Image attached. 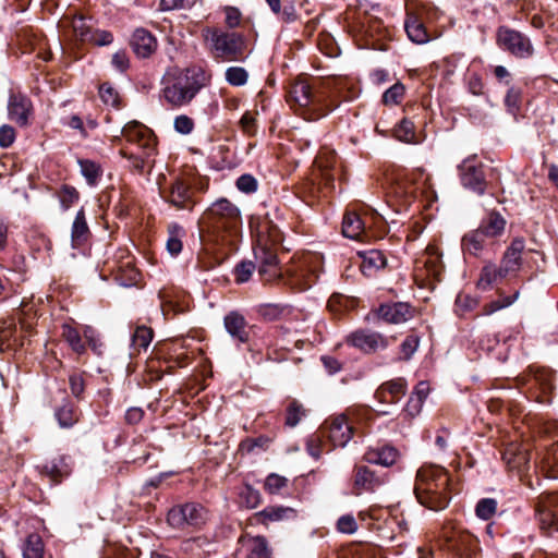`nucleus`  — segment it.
<instances>
[{
    "instance_id": "1",
    "label": "nucleus",
    "mask_w": 558,
    "mask_h": 558,
    "mask_svg": "<svg viewBox=\"0 0 558 558\" xmlns=\"http://www.w3.org/2000/svg\"><path fill=\"white\" fill-rule=\"evenodd\" d=\"M199 225L216 243L233 246L241 233V213L229 199L219 198L203 213Z\"/></svg>"
},
{
    "instance_id": "2",
    "label": "nucleus",
    "mask_w": 558,
    "mask_h": 558,
    "mask_svg": "<svg viewBox=\"0 0 558 558\" xmlns=\"http://www.w3.org/2000/svg\"><path fill=\"white\" fill-rule=\"evenodd\" d=\"M208 81L209 75L201 66L172 69L163 76L162 98L172 107L187 106Z\"/></svg>"
},
{
    "instance_id": "3",
    "label": "nucleus",
    "mask_w": 558,
    "mask_h": 558,
    "mask_svg": "<svg viewBox=\"0 0 558 558\" xmlns=\"http://www.w3.org/2000/svg\"><path fill=\"white\" fill-rule=\"evenodd\" d=\"M414 493L421 505L432 510H440L451 499L448 471L437 465H423L418 469Z\"/></svg>"
},
{
    "instance_id": "4",
    "label": "nucleus",
    "mask_w": 558,
    "mask_h": 558,
    "mask_svg": "<svg viewBox=\"0 0 558 558\" xmlns=\"http://www.w3.org/2000/svg\"><path fill=\"white\" fill-rule=\"evenodd\" d=\"M287 100L292 108L302 110L307 120L320 119L338 106L326 89H313L310 83L301 77L291 84Z\"/></svg>"
},
{
    "instance_id": "5",
    "label": "nucleus",
    "mask_w": 558,
    "mask_h": 558,
    "mask_svg": "<svg viewBox=\"0 0 558 558\" xmlns=\"http://www.w3.org/2000/svg\"><path fill=\"white\" fill-rule=\"evenodd\" d=\"M203 36L215 59L222 62L241 60L245 50V39L241 34L207 27Z\"/></svg>"
},
{
    "instance_id": "6",
    "label": "nucleus",
    "mask_w": 558,
    "mask_h": 558,
    "mask_svg": "<svg viewBox=\"0 0 558 558\" xmlns=\"http://www.w3.org/2000/svg\"><path fill=\"white\" fill-rule=\"evenodd\" d=\"M318 263V257L313 254H307L294 260L292 265H290L284 274H280L286 284H289L294 290H306L312 287V284L317 279L316 274V265Z\"/></svg>"
},
{
    "instance_id": "7",
    "label": "nucleus",
    "mask_w": 558,
    "mask_h": 558,
    "mask_svg": "<svg viewBox=\"0 0 558 558\" xmlns=\"http://www.w3.org/2000/svg\"><path fill=\"white\" fill-rule=\"evenodd\" d=\"M122 133L129 143L136 145L141 150V153L137 155L132 153V155H134L133 166L137 170H143L145 163L153 156L155 150V140L153 132L145 125L133 121L125 124Z\"/></svg>"
},
{
    "instance_id": "8",
    "label": "nucleus",
    "mask_w": 558,
    "mask_h": 558,
    "mask_svg": "<svg viewBox=\"0 0 558 558\" xmlns=\"http://www.w3.org/2000/svg\"><path fill=\"white\" fill-rule=\"evenodd\" d=\"M270 238L269 242L268 239H266L264 231L259 230L257 245L254 251L255 258L259 263L258 271L267 281L279 277L281 274L277 267V253L274 248V245L279 242L280 238L278 233H271Z\"/></svg>"
},
{
    "instance_id": "9",
    "label": "nucleus",
    "mask_w": 558,
    "mask_h": 558,
    "mask_svg": "<svg viewBox=\"0 0 558 558\" xmlns=\"http://www.w3.org/2000/svg\"><path fill=\"white\" fill-rule=\"evenodd\" d=\"M496 44L500 49L520 59L530 58L534 52L529 37L505 25L496 31Z\"/></svg>"
},
{
    "instance_id": "10",
    "label": "nucleus",
    "mask_w": 558,
    "mask_h": 558,
    "mask_svg": "<svg viewBox=\"0 0 558 558\" xmlns=\"http://www.w3.org/2000/svg\"><path fill=\"white\" fill-rule=\"evenodd\" d=\"M535 515L541 530L548 536L558 532V493H543L534 504Z\"/></svg>"
},
{
    "instance_id": "11",
    "label": "nucleus",
    "mask_w": 558,
    "mask_h": 558,
    "mask_svg": "<svg viewBox=\"0 0 558 558\" xmlns=\"http://www.w3.org/2000/svg\"><path fill=\"white\" fill-rule=\"evenodd\" d=\"M168 522L174 527L183 525L197 526L205 522L206 511L198 504L189 502L182 506L173 507L168 512Z\"/></svg>"
},
{
    "instance_id": "12",
    "label": "nucleus",
    "mask_w": 558,
    "mask_h": 558,
    "mask_svg": "<svg viewBox=\"0 0 558 558\" xmlns=\"http://www.w3.org/2000/svg\"><path fill=\"white\" fill-rule=\"evenodd\" d=\"M335 447H344L353 435V426L344 414L330 417L322 429Z\"/></svg>"
},
{
    "instance_id": "13",
    "label": "nucleus",
    "mask_w": 558,
    "mask_h": 558,
    "mask_svg": "<svg viewBox=\"0 0 558 558\" xmlns=\"http://www.w3.org/2000/svg\"><path fill=\"white\" fill-rule=\"evenodd\" d=\"M347 342L364 353H375L385 350L389 345L388 338L381 333L364 329L350 333L347 337Z\"/></svg>"
},
{
    "instance_id": "14",
    "label": "nucleus",
    "mask_w": 558,
    "mask_h": 558,
    "mask_svg": "<svg viewBox=\"0 0 558 558\" xmlns=\"http://www.w3.org/2000/svg\"><path fill=\"white\" fill-rule=\"evenodd\" d=\"M459 169L461 184L480 195L483 194L486 182L482 166L475 159H470L463 161Z\"/></svg>"
},
{
    "instance_id": "15",
    "label": "nucleus",
    "mask_w": 558,
    "mask_h": 558,
    "mask_svg": "<svg viewBox=\"0 0 558 558\" xmlns=\"http://www.w3.org/2000/svg\"><path fill=\"white\" fill-rule=\"evenodd\" d=\"M424 186L425 183L423 180L418 181L412 178H404L393 183L391 193L400 201L402 206L408 207L423 193Z\"/></svg>"
},
{
    "instance_id": "16",
    "label": "nucleus",
    "mask_w": 558,
    "mask_h": 558,
    "mask_svg": "<svg viewBox=\"0 0 558 558\" xmlns=\"http://www.w3.org/2000/svg\"><path fill=\"white\" fill-rule=\"evenodd\" d=\"M407 392V381L403 378H397L384 383L375 392V398L385 404H395L399 402Z\"/></svg>"
},
{
    "instance_id": "17",
    "label": "nucleus",
    "mask_w": 558,
    "mask_h": 558,
    "mask_svg": "<svg viewBox=\"0 0 558 558\" xmlns=\"http://www.w3.org/2000/svg\"><path fill=\"white\" fill-rule=\"evenodd\" d=\"M379 318L390 324H401L413 316V308L403 302L381 304L377 311Z\"/></svg>"
},
{
    "instance_id": "18",
    "label": "nucleus",
    "mask_w": 558,
    "mask_h": 558,
    "mask_svg": "<svg viewBox=\"0 0 558 558\" xmlns=\"http://www.w3.org/2000/svg\"><path fill=\"white\" fill-rule=\"evenodd\" d=\"M32 111L31 100L22 94H12L8 102L9 118L20 126L28 123V116Z\"/></svg>"
},
{
    "instance_id": "19",
    "label": "nucleus",
    "mask_w": 558,
    "mask_h": 558,
    "mask_svg": "<svg viewBox=\"0 0 558 558\" xmlns=\"http://www.w3.org/2000/svg\"><path fill=\"white\" fill-rule=\"evenodd\" d=\"M385 483V478L377 475L367 466H359L354 475V494L361 495L363 492H374Z\"/></svg>"
},
{
    "instance_id": "20",
    "label": "nucleus",
    "mask_w": 558,
    "mask_h": 558,
    "mask_svg": "<svg viewBox=\"0 0 558 558\" xmlns=\"http://www.w3.org/2000/svg\"><path fill=\"white\" fill-rule=\"evenodd\" d=\"M524 248L525 243L523 239H514L511 242L501 260V272L508 276L519 271Z\"/></svg>"
},
{
    "instance_id": "21",
    "label": "nucleus",
    "mask_w": 558,
    "mask_h": 558,
    "mask_svg": "<svg viewBox=\"0 0 558 558\" xmlns=\"http://www.w3.org/2000/svg\"><path fill=\"white\" fill-rule=\"evenodd\" d=\"M165 199L178 209L191 208L192 193L190 185L184 181L177 179L171 184L169 192L165 195Z\"/></svg>"
},
{
    "instance_id": "22",
    "label": "nucleus",
    "mask_w": 558,
    "mask_h": 558,
    "mask_svg": "<svg viewBox=\"0 0 558 558\" xmlns=\"http://www.w3.org/2000/svg\"><path fill=\"white\" fill-rule=\"evenodd\" d=\"M131 46L137 57L148 58L156 51L157 40L147 29L137 28L133 33Z\"/></svg>"
},
{
    "instance_id": "23",
    "label": "nucleus",
    "mask_w": 558,
    "mask_h": 558,
    "mask_svg": "<svg viewBox=\"0 0 558 558\" xmlns=\"http://www.w3.org/2000/svg\"><path fill=\"white\" fill-rule=\"evenodd\" d=\"M400 453L397 448L385 445L378 448H371L365 452V460L369 463L390 466L397 462Z\"/></svg>"
},
{
    "instance_id": "24",
    "label": "nucleus",
    "mask_w": 558,
    "mask_h": 558,
    "mask_svg": "<svg viewBox=\"0 0 558 558\" xmlns=\"http://www.w3.org/2000/svg\"><path fill=\"white\" fill-rule=\"evenodd\" d=\"M223 323L232 338L243 343L248 340L247 323L242 314L235 311L230 312L225 316Z\"/></svg>"
},
{
    "instance_id": "25",
    "label": "nucleus",
    "mask_w": 558,
    "mask_h": 558,
    "mask_svg": "<svg viewBox=\"0 0 558 558\" xmlns=\"http://www.w3.org/2000/svg\"><path fill=\"white\" fill-rule=\"evenodd\" d=\"M90 236V231L86 221L85 211L81 208L74 218L71 227V245L73 248L84 245Z\"/></svg>"
},
{
    "instance_id": "26",
    "label": "nucleus",
    "mask_w": 558,
    "mask_h": 558,
    "mask_svg": "<svg viewBox=\"0 0 558 558\" xmlns=\"http://www.w3.org/2000/svg\"><path fill=\"white\" fill-rule=\"evenodd\" d=\"M257 519L267 524L295 518V510L283 506H269L255 514Z\"/></svg>"
},
{
    "instance_id": "27",
    "label": "nucleus",
    "mask_w": 558,
    "mask_h": 558,
    "mask_svg": "<svg viewBox=\"0 0 558 558\" xmlns=\"http://www.w3.org/2000/svg\"><path fill=\"white\" fill-rule=\"evenodd\" d=\"M360 256L362 257L361 270L367 277L373 276L377 270L386 266V257L380 251H366L360 253Z\"/></svg>"
},
{
    "instance_id": "28",
    "label": "nucleus",
    "mask_w": 558,
    "mask_h": 558,
    "mask_svg": "<svg viewBox=\"0 0 558 558\" xmlns=\"http://www.w3.org/2000/svg\"><path fill=\"white\" fill-rule=\"evenodd\" d=\"M404 28L410 40L415 44H425L429 40L428 33L423 22L412 13L408 14Z\"/></svg>"
},
{
    "instance_id": "29",
    "label": "nucleus",
    "mask_w": 558,
    "mask_h": 558,
    "mask_svg": "<svg viewBox=\"0 0 558 558\" xmlns=\"http://www.w3.org/2000/svg\"><path fill=\"white\" fill-rule=\"evenodd\" d=\"M68 460L69 459L64 456L52 459L43 466V473L49 476L53 482H60L61 478L69 475L71 471Z\"/></svg>"
},
{
    "instance_id": "30",
    "label": "nucleus",
    "mask_w": 558,
    "mask_h": 558,
    "mask_svg": "<svg viewBox=\"0 0 558 558\" xmlns=\"http://www.w3.org/2000/svg\"><path fill=\"white\" fill-rule=\"evenodd\" d=\"M541 464L548 477L558 478V440L545 449Z\"/></svg>"
},
{
    "instance_id": "31",
    "label": "nucleus",
    "mask_w": 558,
    "mask_h": 558,
    "mask_svg": "<svg viewBox=\"0 0 558 558\" xmlns=\"http://www.w3.org/2000/svg\"><path fill=\"white\" fill-rule=\"evenodd\" d=\"M364 231V223L354 211H348L342 221V234L345 238L357 240Z\"/></svg>"
},
{
    "instance_id": "32",
    "label": "nucleus",
    "mask_w": 558,
    "mask_h": 558,
    "mask_svg": "<svg viewBox=\"0 0 558 558\" xmlns=\"http://www.w3.org/2000/svg\"><path fill=\"white\" fill-rule=\"evenodd\" d=\"M336 160L337 157L333 151H322L315 159V165L320 172L322 180L326 187L329 186L333 180V177L330 174V169L335 166Z\"/></svg>"
},
{
    "instance_id": "33",
    "label": "nucleus",
    "mask_w": 558,
    "mask_h": 558,
    "mask_svg": "<svg viewBox=\"0 0 558 558\" xmlns=\"http://www.w3.org/2000/svg\"><path fill=\"white\" fill-rule=\"evenodd\" d=\"M62 338L76 354H83L86 350L81 333L69 324L62 325Z\"/></svg>"
},
{
    "instance_id": "34",
    "label": "nucleus",
    "mask_w": 558,
    "mask_h": 558,
    "mask_svg": "<svg viewBox=\"0 0 558 558\" xmlns=\"http://www.w3.org/2000/svg\"><path fill=\"white\" fill-rule=\"evenodd\" d=\"M506 221L498 213H490L487 220L478 228L487 238L499 235L505 229Z\"/></svg>"
},
{
    "instance_id": "35",
    "label": "nucleus",
    "mask_w": 558,
    "mask_h": 558,
    "mask_svg": "<svg viewBox=\"0 0 558 558\" xmlns=\"http://www.w3.org/2000/svg\"><path fill=\"white\" fill-rule=\"evenodd\" d=\"M505 277H507V275L501 272V267H496L494 264H487L482 269L477 286L486 290L498 279Z\"/></svg>"
},
{
    "instance_id": "36",
    "label": "nucleus",
    "mask_w": 558,
    "mask_h": 558,
    "mask_svg": "<svg viewBox=\"0 0 558 558\" xmlns=\"http://www.w3.org/2000/svg\"><path fill=\"white\" fill-rule=\"evenodd\" d=\"M486 238V234L477 229L462 239V247L465 252L476 255L483 248Z\"/></svg>"
},
{
    "instance_id": "37",
    "label": "nucleus",
    "mask_w": 558,
    "mask_h": 558,
    "mask_svg": "<svg viewBox=\"0 0 558 558\" xmlns=\"http://www.w3.org/2000/svg\"><path fill=\"white\" fill-rule=\"evenodd\" d=\"M44 543L38 534L27 536L23 546V558H43Z\"/></svg>"
},
{
    "instance_id": "38",
    "label": "nucleus",
    "mask_w": 558,
    "mask_h": 558,
    "mask_svg": "<svg viewBox=\"0 0 558 558\" xmlns=\"http://www.w3.org/2000/svg\"><path fill=\"white\" fill-rule=\"evenodd\" d=\"M306 415V410L298 400L289 402L286 409L284 424L288 427H295Z\"/></svg>"
},
{
    "instance_id": "39",
    "label": "nucleus",
    "mask_w": 558,
    "mask_h": 558,
    "mask_svg": "<svg viewBox=\"0 0 558 558\" xmlns=\"http://www.w3.org/2000/svg\"><path fill=\"white\" fill-rule=\"evenodd\" d=\"M184 230L181 226L173 223L169 226V238L167 240V250L172 256H177L182 251L181 238Z\"/></svg>"
},
{
    "instance_id": "40",
    "label": "nucleus",
    "mask_w": 558,
    "mask_h": 558,
    "mask_svg": "<svg viewBox=\"0 0 558 558\" xmlns=\"http://www.w3.org/2000/svg\"><path fill=\"white\" fill-rule=\"evenodd\" d=\"M459 553V558H473L477 551V541L470 535H461L459 544L456 541V556Z\"/></svg>"
},
{
    "instance_id": "41",
    "label": "nucleus",
    "mask_w": 558,
    "mask_h": 558,
    "mask_svg": "<svg viewBox=\"0 0 558 558\" xmlns=\"http://www.w3.org/2000/svg\"><path fill=\"white\" fill-rule=\"evenodd\" d=\"M58 423L63 428L72 427L78 420L74 407L70 403H64L56 411Z\"/></svg>"
},
{
    "instance_id": "42",
    "label": "nucleus",
    "mask_w": 558,
    "mask_h": 558,
    "mask_svg": "<svg viewBox=\"0 0 558 558\" xmlns=\"http://www.w3.org/2000/svg\"><path fill=\"white\" fill-rule=\"evenodd\" d=\"M71 25L74 36L82 43H87L88 39L93 38L94 28L84 16L73 17Z\"/></svg>"
},
{
    "instance_id": "43",
    "label": "nucleus",
    "mask_w": 558,
    "mask_h": 558,
    "mask_svg": "<svg viewBox=\"0 0 558 558\" xmlns=\"http://www.w3.org/2000/svg\"><path fill=\"white\" fill-rule=\"evenodd\" d=\"M248 555L246 558H269L270 550L267 542L262 536L253 537L248 541Z\"/></svg>"
},
{
    "instance_id": "44",
    "label": "nucleus",
    "mask_w": 558,
    "mask_h": 558,
    "mask_svg": "<svg viewBox=\"0 0 558 558\" xmlns=\"http://www.w3.org/2000/svg\"><path fill=\"white\" fill-rule=\"evenodd\" d=\"M82 175L86 179L89 185H95L100 178L101 169L99 165L92 160H78Z\"/></svg>"
},
{
    "instance_id": "45",
    "label": "nucleus",
    "mask_w": 558,
    "mask_h": 558,
    "mask_svg": "<svg viewBox=\"0 0 558 558\" xmlns=\"http://www.w3.org/2000/svg\"><path fill=\"white\" fill-rule=\"evenodd\" d=\"M393 132L397 140L404 143H415L414 123L411 120H401Z\"/></svg>"
},
{
    "instance_id": "46",
    "label": "nucleus",
    "mask_w": 558,
    "mask_h": 558,
    "mask_svg": "<svg viewBox=\"0 0 558 558\" xmlns=\"http://www.w3.org/2000/svg\"><path fill=\"white\" fill-rule=\"evenodd\" d=\"M153 339V331L150 328L140 326L135 329L132 336V347L134 350L147 349Z\"/></svg>"
},
{
    "instance_id": "47",
    "label": "nucleus",
    "mask_w": 558,
    "mask_h": 558,
    "mask_svg": "<svg viewBox=\"0 0 558 558\" xmlns=\"http://www.w3.org/2000/svg\"><path fill=\"white\" fill-rule=\"evenodd\" d=\"M226 81L231 86H243L248 80L247 71L242 66H230L225 73Z\"/></svg>"
},
{
    "instance_id": "48",
    "label": "nucleus",
    "mask_w": 558,
    "mask_h": 558,
    "mask_svg": "<svg viewBox=\"0 0 558 558\" xmlns=\"http://www.w3.org/2000/svg\"><path fill=\"white\" fill-rule=\"evenodd\" d=\"M58 197L63 210H68L75 202L78 201L80 194L75 187L64 184L58 192Z\"/></svg>"
},
{
    "instance_id": "49",
    "label": "nucleus",
    "mask_w": 558,
    "mask_h": 558,
    "mask_svg": "<svg viewBox=\"0 0 558 558\" xmlns=\"http://www.w3.org/2000/svg\"><path fill=\"white\" fill-rule=\"evenodd\" d=\"M497 510V501L494 498L481 499L475 508L476 515L483 520H489Z\"/></svg>"
},
{
    "instance_id": "50",
    "label": "nucleus",
    "mask_w": 558,
    "mask_h": 558,
    "mask_svg": "<svg viewBox=\"0 0 558 558\" xmlns=\"http://www.w3.org/2000/svg\"><path fill=\"white\" fill-rule=\"evenodd\" d=\"M404 96V86L400 83L392 85L383 95V102L385 105L393 106L400 104Z\"/></svg>"
},
{
    "instance_id": "51",
    "label": "nucleus",
    "mask_w": 558,
    "mask_h": 558,
    "mask_svg": "<svg viewBox=\"0 0 558 558\" xmlns=\"http://www.w3.org/2000/svg\"><path fill=\"white\" fill-rule=\"evenodd\" d=\"M288 484V480L279 474L271 473L266 477L265 489L269 494H278Z\"/></svg>"
},
{
    "instance_id": "52",
    "label": "nucleus",
    "mask_w": 558,
    "mask_h": 558,
    "mask_svg": "<svg viewBox=\"0 0 558 558\" xmlns=\"http://www.w3.org/2000/svg\"><path fill=\"white\" fill-rule=\"evenodd\" d=\"M241 502L245 505L248 509L256 508L260 502V495L258 490L252 488L251 486H246L240 493Z\"/></svg>"
},
{
    "instance_id": "53",
    "label": "nucleus",
    "mask_w": 558,
    "mask_h": 558,
    "mask_svg": "<svg viewBox=\"0 0 558 558\" xmlns=\"http://www.w3.org/2000/svg\"><path fill=\"white\" fill-rule=\"evenodd\" d=\"M99 95L104 104L111 107L119 106V94L110 84H102L99 87Z\"/></svg>"
},
{
    "instance_id": "54",
    "label": "nucleus",
    "mask_w": 558,
    "mask_h": 558,
    "mask_svg": "<svg viewBox=\"0 0 558 558\" xmlns=\"http://www.w3.org/2000/svg\"><path fill=\"white\" fill-rule=\"evenodd\" d=\"M420 345V338L415 333L409 335L403 342L401 343V353L403 354V360H410L412 355L416 352Z\"/></svg>"
},
{
    "instance_id": "55",
    "label": "nucleus",
    "mask_w": 558,
    "mask_h": 558,
    "mask_svg": "<svg viewBox=\"0 0 558 558\" xmlns=\"http://www.w3.org/2000/svg\"><path fill=\"white\" fill-rule=\"evenodd\" d=\"M254 270L255 265L253 262L247 260L240 263L234 269L235 281L238 283H244L248 281Z\"/></svg>"
},
{
    "instance_id": "56",
    "label": "nucleus",
    "mask_w": 558,
    "mask_h": 558,
    "mask_svg": "<svg viewBox=\"0 0 558 558\" xmlns=\"http://www.w3.org/2000/svg\"><path fill=\"white\" fill-rule=\"evenodd\" d=\"M517 299V294L513 296H505L501 300L492 301L483 306V315H492L495 312L511 305Z\"/></svg>"
},
{
    "instance_id": "57",
    "label": "nucleus",
    "mask_w": 558,
    "mask_h": 558,
    "mask_svg": "<svg viewBox=\"0 0 558 558\" xmlns=\"http://www.w3.org/2000/svg\"><path fill=\"white\" fill-rule=\"evenodd\" d=\"M173 126L178 133L187 135L194 129V121L186 114H180L175 117Z\"/></svg>"
},
{
    "instance_id": "58",
    "label": "nucleus",
    "mask_w": 558,
    "mask_h": 558,
    "mask_svg": "<svg viewBox=\"0 0 558 558\" xmlns=\"http://www.w3.org/2000/svg\"><path fill=\"white\" fill-rule=\"evenodd\" d=\"M197 0H160L162 11L180 10L192 8Z\"/></svg>"
},
{
    "instance_id": "59",
    "label": "nucleus",
    "mask_w": 558,
    "mask_h": 558,
    "mask_svg": "<svg viewBox=\"0 0 558 558\" xmlns=\"http://www.w3.org/2000/svg\"><path fill=\"white\" fill-rule=\"evenodd\" d=\"M236 187L243 193H253L257 190V180L251 174H242L236 180Z\"/></svg>"
},
{
    "instance_id": "60",
    "label": "nucleus",
    "mask_w": 558,
    "mask_h": 558,
    "mask_svg": "<svg viewBox=\"0 0 558 558\" xmlns=\"http://www.w3.org/2000/svg\"><path fill=\"white\" fill-rule=\"evenodd\" d=\"M337 527L341 533L353 534L357 530V523L353 515L347 514L339 518Z\"/></svg>"
},
{
    "instance_id": "61",
    "label": "nucleus",
    "mask_w": 558,
    "mask_h": 558,
    "mask_svg": "<svg viewBox=\"0 0 558 558\" xmlns=\"http://www.w3.org/2000/svg\"><path fill=\"white\" fill-rule=\"evenodd\" d=\"M15 141V130L8 124L0 126V147L8 148Z\"/></svg>"
},
{
    "instance_id": "62",
    "label": "nucleus",
    "mask_w": 558,
    "mask_h": 558,
    "mask_svg": "<svg viewBox=\"0 0 558 558\" xmlns=\"http://www.w3.org/2000/svg\"><path fill=\"white\" fill-rule=\"evenodd\" d=\"M225 14H226L225 22L229 28H235L240 25L242 14L238 8L226 7Z\"/></svg>"
},
{
    "instance_id": "63",
    "label": "nucleus",
    "mask_w": 558,
    "mask_h": 558,
    "mask_svg": "<svg viewBox=\"0 0 558 558\" xmlns=\"http://www.w3.org/2000/svg\"><path fill=\"white\" fill-rule=\"evenodd\" d=\"M521 100V93L518 88L510 87L507 92L505 104L508 107L509 111L514 112L519 109Z\"/></svg>"
},
{
    "instance_id": "64",
    "label": "nucleus",
    "mask_w": 558,
    "mask_h": 558,
    "mask_svg": "<svg viewBox=\"0 0 558 558\" xmlns=\"http://www.w3.org/2000/svg\"><path fill=\"white\" fill-rule=\"evenodd\" d=\"M90 39L87 43H92L97 46H106L112 43V34L107 31H93Z\"/></svg>"
}]
</instances>
